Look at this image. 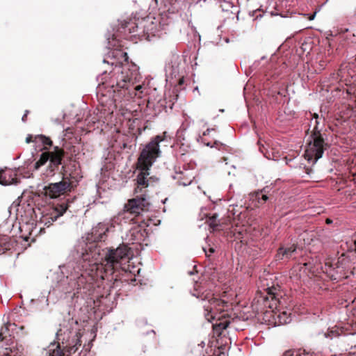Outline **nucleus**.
<instances>
[{
    "label": "nucleus",
    "mask_w": 356,
    "mask_h": 356,
    "mask_svg": "<svg viewBox=\"0 0 356 356\" xmlns=\"http://www.w3.org/2000/svg\"><path fill=\"white\" fill-rule=\"evenodd\" d=\"M118 26L113 33L106 35L108 51L103 59L104 63L114 66L109 72L108 79L102 81L104 87L109 88V96L112 95L108 104L104 105L101 100L103 110L108 113H113L118 104L123 100L128 101L135 97L141 98L145 90L144 86L139 83L142 79L139 67L128 62L127 53L118 49L121 44L117 38L120 34L124 37L131 34L138 36L140 40L151 41L153 37L159 35L160 31L165 29L167 23L147 16L141 19L134 17L118 20Z\"/></svg>",
    "instance_id": "1"
},
{
    "label": "nucleus",
    "mask_w": 356,
    "mask_h": 356,
    "mask_svg": "<svg viewBox=\"0 0 356 356\" xmlns=\"http://www.w3.org/2000/svg\"><path fill=\"white\" fill-rule=\"evenodd\" d=\"M129 251V247L124 244L115 249L101 250L95 246L78 250L79 260L76 264L70 261L67 266H60V272L55 277L56 282L48 294L62 298L72 293V297L85 298L91 294L95 277L108 280L112 276L111 280H117L113 275L120 267L121 261L128 257Z\"/></svg>",
    "instance_id": "2"
},
{
    "label": "nucleus",
    "mask_w": 356,
    "mask_h": 356,
    "mask_svg": "<svg viewBox=\"0 0 356 356\" xmlns=\"http://www.w3.org/2000/svg\"><path fill=\"white\" fill-rule=\"evenodd\" d=\"M165 135L166 132H164L163 136H155L141 151L138 159L140 172L137 175V186L134 190L135 194L138 195L128 201L123 211L109 220L114 232L122 230L127 225L134 221V217L149 210L150 203L147 196V188L159 182V178L149 176V170L161 155L159 143L165 140Z\"/></svg>",
    "instance_id": "3"
},
{
    "label": "nucleus",
    "mask_w": 356,
    "mask_h": 356,
    "mask_svg": "<svg viewBox=\"0 0 356 356\" xmlns=\"http://www.w3.org/2000/svg\"><path fill=\"white\" fill-rule=\"evenodd\" d=\"M81 337L78 321L71 317L69 312L56 334L57 342L51 343L42 352V356H63V349L74 353L81 346Z\"/></svg>",
    "instance_id": "4"
},
{
    "label": "nucleus",
    "mask_w": 356,
    "mask_h": 356,
    "mask_svg": "<svg viewBox=\"0 0 356 356\" xmlns=\"http://www.w3.org/2000/svg\"><path fill=\"white\" fill-rule=\"evenodd\" d=\"M61 173L63 175L61 181L51 183L45 187L46 193L49 194L51 198L74 190L82 177L75 162L70 163L69 165L63 163Z\"/></svg>",
    "instance_id": "5"
},
{
    "label": "nucleus",
    "mask_w": 356,
    "mask_h": 356,
    "mask_svg": "<svg viewBox=\"0 0 356 356\" xmlns=\"http://www.w3.org/2000/svg\"><path fill=\"white\" fill-rule=\"evenodd\" d=\"M327 134L325 132L321 134H311L307 140L305 151V158L309 163L315 164L323 156L324 151L328 145L325 142Z\"/></svg>",
    "instance_id": "6"
},
{
    "label": "nucleus",
    "mask_w": 356,
    "mask_h": 356,
    "mask_svg": "<svg viewBox=\"0 0 356 356\" xmlns=\"http://www.w3.org/2000/svg\"><path fill=\"white\" fill-rule=\"evenodd\" d=\"M201 298L205 318L211 323L216 319L217 312H227L231 307L228 301L214 298L213 295L207 294L204 297L201 296Z\"/></svg>",
    "instance_id": "7"
},
{
    "label": "nucleus",
    "mask_w": 356,
    "mask_h": 356,
    "mask_svg": "<svg viewBox=\"0 0 356 356\" xmlns=\"http://www.w3.org/2000/svg\"><path fill=\"white\" fill-rule=\"evenodd\" d=\"M63 156V151L58 147H56L54 152H42L40 154L39 160L35 163L34 168L35 170H38L47 161H49L46 176H51L54 175L56 169L62 164Z\"/></svg>",
    "instance_id": "8"
},
{
    "label": "nucleus",
    "mask_w": 356,
    "mask_h": 356,
    "mask_svg": "<svg viewBox=\"0 0 356 356\" xmlns=\"http://www.w3.org/2000/svg\"><path fill=\"white\" fill-rule=\"evenodd\" d=\"M112 232H114V230L111 227L110 221L100 222L92 227L88 239L94 242L103 241L106 238V234Z\"/></svg>",
    "instance_id": "9"
},
{
    "label": "nucleus",
    "mask_w": 356,
    "mask_h": 356,
    "mask_svg": "<svg viewBox=\"0 0 356 356\" xmlns=\"http://www.w3.org/2000/svg\"><path fill=\"white\" fill-rule=\"evenodd\" d=\"M305 117L309 121L308 131L311 130V134H321L326 131L325 129V119L316 113L306 112Z\"/></svg>",
    "instance_id": "10"
},
{
    "label": "nucleus",
    "mask_w": 356,
    "mask_h": 356,
    "mask_svg": "<svg viewBox=\"0 0 356 356\" xmlns=\"http://www.w3.org/2000/svg\"><path fill=\"white\" fill-rule=\"evenodd\" d=\"M297 251V246L295 244L280 246L275 255L276 261H286L292 259Z\"/></svg>",
    "instance_id": "11"
},
{
    "label": "nucleus",
    "mask_w": 356,
    "mask_h": 356,
    "mask_svg": "<svg viewBox=\"0 0 356 356\" xmlns=\"http://www.w3.org/2000/svg\"><path fill=\"white\" fill-rule=\"evenodd\" d=\"M234 321L235 318L232 317L231 314L226 313L218 317L216 323H213V327L216 332H220L225 330L229 325L233 327Z\"/></svg>",
    "instance_id": "12"
},
{
    "label": "nucleus",
    "mask_w": 356,
    "mask_h": 356,
    "mask_svg": "<svg viewBox=\"0 0 356 356\" xmlns=\"http://www.w3.org/2000/svg\"><path fill=\"white\" fill-rule=\"evenodd\" d=\"M270 316L273 318L275 326L289 323L291 321V314L286 311H271Z\"/></svg>",
    "instance_id": "13"
},
{
    "label": "nucleus",
    "mask_w": 356,
    "mask_h": 356,
    "mask_svg": "<svg viewBox=\"0 0 356 356\" xmlns=\"http://www.w3.org/2000/svg\"><path fill=\"white\" fill-rule=\"evenodd\" d=\"M72 201H70L67 199L65 201L62 202L60 204H58L54 207L53 211L50 213L49 216L47 217V220H51V222L56 221L58 217L63 216V214L66 211V210L70 207V204ZM48 222H50L48 220Z\"/></svg>",
    "instance_id": "14"
},
{
    "label": "nucleus",
    "mask_w": 356,
    "mask_h": 356,
    "mask_svg": "<svg viewBox=\"0 0 356 356\" xmlns=\"http://www.w3.org/2000/svg\"><path fill=\"white\" fill-rule=\"evenodd\" d=\"M268 188L266 187L260 191H255L250 194V200L252 202L255 207H260L265 204L268 200Z\"/></svg>",
    "instance_id": "15"
},
{
    "label": "nucleus",
    "mask_w": 356,
    "mask_h": 356,
    "mask_svg": "<svg viewBox=\"0 0 356 356\" xmlns=\"http://www.w3.org/2000/svg\"><path fill=\"white\" fill-rule=\"evenodd\" d=\"M17 183V175L15 171L10 169H0V184L8 186Z\"/></svg>",
    "instance_id": "16"
},
{
    "label": "nucleus",
    "mask_w": 356,
    "mask_h": 356,
    "mask_svg": "<svg viewBox=\"0 0 356 356\" xmlns=\"http://www.w3.org/2000/svg\"><path fill=\"white\" fill-rule=\"evenodd\" d=\"M194 177L193 175L188 170L176 172L173 176V179L177 181L178 184L184 186L190 185Z\"/></svg>",
    "instance_id": "17"
},
{
    "label": "nucleus",
    "mask_w": 356,
    "mask_h": 356,
    "mask_svg": "<svg viewBox=\"0 0 356 356\" xmlns=\"http://www.w3.org/2000/svg\"><path fill=\"white\" fill-rule=\"evenodd\" d=\"M268 289L269 290V292L268 293V296L264 298V304L265 307H268L269 308L273 309V307H277L278 299L272 289Z\"/></svg>",
    "instance_id": "18"
},
{
    "label": "nucleus",
    "mask_w": 356,
    "mask_h": 356,
    "mask_svg": "<svg viewBox=\"0 0 356 356\" xmlns=\"http://www.w3.org/2000/svg\"><path fill=\"white\" fill-rule=\"evenodd\" d=\"M31 302L33 304H36L38 306V309L40 310L47 308L49 305V298L47 296V292L42 293V296L40 297V298L37 300L32 299Z\"/></svg>",
    "instance_id": "19"
},
{
    "label": "nucleus",
    "mask_w": 356,
    "mask_h": 356,
    "mask_svg": "<svg viewBox=\"0 0 356 356\" xmlns=\"http://www.w3.org/2000/svg\"><path fill=\"white\" fill-rule=\"evenodd\" d=\"M207 222L213 230L217 229L219 225L218 215L213 213L211 216H209L207 218Z\"/></svg>",
    "instance_id": "20"
},
{
    "label": "nucleus",
    "mask_w": 356,
    "mask_h": 356,
    "mask_svg": "<svg viewBox=\"0 0 356 356\" xmlns=\"http://www.w3.org/2000/svg\"><path fill=\"white\" fill-rule=\"evenodd\" d=\"M321 334L323 335L324 338L330 339H332L333 338L339 336V332L334 328H328L325 332H318L316 334L321 335Z\"/></svg>",
    "instance_id": "21"
},
{
    "label": "nucleus",
    "mask_w": 356,
    "mask_h": 356,
    "mask_svg": "<svg viewBox=\"0 0 356 356\" xmlns=\"http://www.w3.org/2000/svg\"><path fill=\"white\" fill-rule=\"evenodd\" d=\"M8 236H0V254H3L6 250L10 249V244L8 242Z\"/></svg>",
    "instance_id": "22"
},
{
    "label": "nucleus",
    "mask_w": 356,
    "mask_h": 356,
    "mask_svg": "<svg viewBox=\"0 0 356 356\" xmlns=\"http://www.w3.org/2000/svg\"><path fill=\"white\" fill-rule=\"evenodd\" d=\"M35 143L40 142V143H42L44 145H49V146H51L52 145L51 140L49 138L46 137L44 135H37V136H35Z\"/></svg>",
    "instance_id": "23"
},
{
    "label": "nucleus",
    "mask_w": 356,
    "mask_h": 356,
    "mask_svg": "<svg viewBox=\"0 0 356 356\" xmlns=\"http://www.w3.org/2000/svg\"><path fill=\"white\" fill-rule=\"evenodd\" d=\"M283 356H311L310 353L305 350H289L284 353Z\"/></svg>",
    "instance_id": "24"
},
{
    "label": "nucleus",
    "mask_w": 356,
    "mask_h": 356,
    "mask_svg": "<svg viewBox=\"0 0 356 356\" xmlns=\"http://www.w3.org/2000/svg\"><path fill=\"white\" fill-rule=\"evenodd\" d=\"M140 232V229H139L138 228H134V229H131L130 230V233H131V236H134V238H133L134 241H139L140 240V238H139L137 236H136V234H138L139 232Z\"/></svg>",
    "instance_id": "25"
},
{
    "label": "nucleus",
    "mask_w": 356,
    "mask_h": 356,
    "mask_svg": "<svg viewBox=\"0 0 356 356\" xmlns=\"http://www.w3.org/2000/svg\"><path fill=\"white\" fill-rule=\"evenodd\" d=\"M185 130H186L185 128H184V129L180 128L179 129L177 130V134H176V136H177L178 140H184L183 134H184V131Z\"/></svg>",
    "instance_id": "26"
},
{
    "label": "nucleus",
    "mask_w": 356,
    "mask_h": 356,
    "mask_svg": "<svg viewBox=\"0 0 356 356\" xmlns=\"http://www.w3.org/2000/svg\"><path fill=\"white\" fill-rule=\"evenodd\" d=\"M304 170L305 172V173L309 177H312V175L313 173V170L311 168H306V167H304Z\"/></svg>",
    "instance_id": "27"
},
{
    "label": "nucleus",
    "mask_w": 356,
    "mask_h": 356,
    "mask_svg": "<svg viewBox=\"0 0 356 356\" xmlns=\"http://www.w3.org/2000/svg\"><path fill=\"white\" fill-rule=\"evenodd\" d=\"M26 142L27 143H30L31 142H35V139L33 140V136L32 135H28L26 138Z\"/></svg>",
    "instance_id": "28"
},
{
    "label": "nucleus",
    "mask_w": 356,
    "mask_h": 356,
    "mask_svg": "<svg viewBox=\"0 0 356 356\" xmlns=\"http://www.w3.org/2000/svg\"><path fill=\"white\" fill-rule=\"evenodd\" d=\"M214 129H210V128H208L206 131H204L203 132V136H207L209 134V133L211 131H213Z\"/></svg>",
    "instance_id": "29"
},
{
    "label": "nucleus",
    "mask_w": 356,
    "mask_h": 356,
    "mask_svg": "<svg viewBox=\"0 0 356 356\" xmlns=\"http://www.w3.org/2000/svg\"><path fill=\"white\" fill-rule=\"evenodd\" d=\"M318 13V10H316L314 13L311 14L309 17V20H313L315 18V16L316 13Z\"/></svg>",
    "instance_id": "30"
},
{
    "label": "nucleus",
    "mask_w": 356,
    "mask_h": 356,
    "mask_svg": "<svg viewBox=\"0 0 356 356\" xmlns=\"http://www.w3.org/2000/svg\"><path fill=\"white\" fill-rule=\"evenodd\" d=\"M28 113H29V111H25L24 115L22 116V120L23 122H25V121H26V116H27Z\"/></svg>",
    "instance_id": "31"
},
{
    "label": "nucleus",
    "mask_w": 356,
    "mask_h": 356,
    "mask_svg": "<svg viewBox=\"0 0 356 356\" xmlns=\"http://www.w3.org/2000/svg\"><path fill=\"white\" fill-rule=\"evenodd\" d=\"M263 148H264V146H262V147H259L261 152H262L266 158L269 159V157L267 155H266V154L264 152Z\"/></svg>",
    "instance_id": "32"
},
{
    "label": "nucleus",
    "mask_w": 356,
    "mask_h": 356,
    "mask_svg": "<svg viewBox=\"0 0 356 356\" xmlns=\"http://www.w3.org/2000/svg\"><path fill=\"white\" fill-rule=\"evenodd\" d=\"M106 72H107V71H106V70H105V71L103 72V74H102V76H104V74H106ZM104 79H105V77L102 76V77L101 78V80H102V81H103Z\"/></svg>",
    "instance_id": "33"
},
{
    "label": "nucleus",
    "mask_w": 356,
    "mask_h": 356,
    "mask_svg": "<svg viewBox=\"0 0 356 356\" xmlns=\"http://www.w3.org/2000/svg\"><path fill=\"white\" fill-rule=\"evenodd\" d=\"M209 252H210V254H211V253L214 252V250H213V248H211L209 249Z\"/></svg>",
    "instance_id": "34"
},
{
    "label": "nucleus",
    "mask_w": 356,
    "mask_h": 356,
    "mask_svg": "<svg viewBox=\"0 0 356 356\" xmlns=\"http://www.w3.org/2000/svg\"><path fill=\"white\" fill-rule=\"evenodd\" d=\"M193 296H197V298H200V295H199V293H193Z\"/></svg>",
    "instance_id": "35"
},
{
    "label": "nucleus",
    "mask_w": 356,
    "mask_h": 356,
    "mask_svg": "<svg viewBox=\"0 0 356 356\" xmlns=\"http://www.w3.org/2000/svg\"><path fill=\"white\" fill-rule=\"evenodd\" d=\"M207 146H209V147H213V145H211V143H207Z\"/></svg>",
    "instance_id": "36"
},
{
    "label": "nucleus",
    "mask_w": 356,
    "mask_h": 356,
    "mask_svg": "<svg viewBox=\"0 0 356 356\" xmlns=\"http://www.w3.org/2000/svg\"><path fill=\"white\" fill-rule=\"evenodd\" d=\"M355 251L356 252V240L354 241Z\"/></svg>",
    "instance_id": "37"
},
{
    "label": "nucleus",
    "mask_w": 356,
    "mask_h": 356,
    "mask_svg": "<svg viewBox=\"0 0 356 356\" xmlns=\"http://www.w3.org/2000/svg\"><path fill=\"white\" fill-rule=\"evenodd\" d=\"M3 340V337H2V334H0V341H1Z\"/></svg>",
    "instance_id": "38"
},
{
    "label": "nucleus",
    "mask_w": 356,
    "mask_h": 356,
    "mask_svg": "<svg viewBox=\"0 0 356 356\" xmlns=\"http://www.w3.org/2000/svg\"><path fill=\"white\" fill-rule=\"evenodd\" d=\"M154 1H155V4H156V5H158V3H159V1H158V0H154Z\"/></svg>",
    "instance_id": "39"
},
{
    "label": "nucleus",
    "mask_w": 356,
    "mask_h": 356,
    "mask_svg": "<svg viewBox=\"0 0 356 356\" xmlns=\"http://www.w3.org/2000/svg\"><path fill=\"white\" fill-rule=\"evenodd\" d=\"M203 250H204V251L205 252V254L208 257V256H209V254H207V252L206 250H205L204 248Z\"/></svg>",
    "instance_id": "40"
},
{
    "label": "nucleus",
    "mask_w": 356,
    "mask_h": 356,
    "mask_svg": "<svg viewBox=\"0 0 356 356\" xmlns=\"http://www.w3.org/2000/svg\"><path fill=\"white\" fill-rule=\"evenodd\" d=\"M330 222H331V220H330V219H327V223H328V224H329V223H330Z\"/></svg>",
    "instance_id": "41"
},
{
    "label": "nucleus",
    "mask_w": 356,
    "mask_h": 356,
    "mask_svg": "<svg viewBox=\"0 0 356 356\" xmlns=\"http://www.w3.org/2000/svg\"><path fill=\"white\" fill-rule=\"evenodd\" d=\"M225 42H229V38H226V39H225Z\"/></svg>",
    "instance_id": "42"
},
{
    "label": "nucleus",
    "mask_w": 356,
    "mask_h": 356,
    "mask_svg": "<svg viewBox=\"0 0 356 356\" xmlns=\"http://www.w3.org/2000/svg\"><path fill=\"white\" fill-rule=\"evenodd\" d=\"M177 72H177L176 70H174L173 74L175 75V74H176V73H177Z\"/></svg>",
    "instance_id": "43"
},
{
    "label": "nucleus",
    "mask_w": 356,
    "mask_h": 356,
    "mask_svg": "<svg viewBox=\"0 0 356 356\" xmlns=\"http://www.w3.org/2000/svg\"><path fill=\"white\" fill-rule=\"evenodd\" d=\"M265 58H266V57H265V56H262V57L261 58V60H264Z\"/></svg>",
    "instance_id": "44"
},
{
    "label": "nucleus",
    "mask_w": 356,
    "mask_h": 356,
    "mask_svg": "<svg viewBox=\"0 0 356 356\" xmlns=\"http://www.w3.org/2000/svg\"><path fill=\"white\" fill-rule=\"evenodd\" d=\"M126 147H127L126 144H125V143H124V144H123V147H124V148H125Z\"/></svg>",
    "instance_id": "45"
},
{
    "label": "nucleus",
    "mask_w": 356,
    "mask_h": 356,
    "mask_svg": "<svg viewBox=\"0 0 356 356\" xmlns=\"http://www.w3.org/2000/svg\"><path fill=\"white\" fill-rule=\"evenodd\" d=\"M24 240H25V241H28V237H27V236H26V237L24 238Z\"/></svg>",
    "instance_id": "46"
},
{
    "label": "nucleus",
    "mask_w": 356,
    "mask_h": 356,
    "mask_svg": "<svg viewBox=\"0 0 356 356\" xmlns=\"http://www.w3.org/2000/svg\"><path fill=\"white\" fill-rule=\"evenodd\" d=\"M218 143V141H216V142H215V145H217Z\"/></svg>",
    "instance_id": "47"
}]
</instances>
